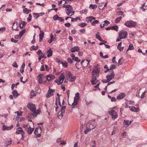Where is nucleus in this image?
<instances>
[{
  "instance_id": "nucleus-1",
  "label": "nucleus",
  "mask_w": 147,
  "mask_h": 147,
  "mask_svg": "<svg viewBox=\"0 0 147 147\" xmlns=\"http://www.w3.org/2000/svg\"><path fill=\"white\" fill-rule=\"evenodd\" d=\"M100 71L98 65H95L92 70V75H95L97 77H98L99 76V74Z\"/></svg>"
},
{
  "instance_id": "nucleus-2",
  "label": "nucleus",
  "mask_w": 147,
  "mask_h": 147,
  "mask_svg": "<svg viewBox=\"0 0 147 147\" xmlns=\"http://www.w3.org/2000/svg\"><path fill=\"white\" fill-rule=\"evenodd\" d=\"M124 25L126 26L129 28L134 27L137 25V22L132 20H130L126 21Z\"/></svg>"
},
{
  "instance_id": "nucleus-3",
  "label": "nucleus",
  "mask_w": 147,
  "mask_h": 147,
  "mask_svg": "<svg viewBox=\"0 0 147 147\" xmlns=\"http://www.w3.org/2000/svg\"><path fill=\"white\" fill-rule=\"evenodd\" d=\"M80 94L78 92L76 93L75 94V96L74 98V101L73 102L72 104V108L78 104V102L80 99L79 97Z\"/></svg>"
},
{
  "instance_id": "nucleus-4",
  "label": "nucleus",
  "mask_w": 147,
  "mask_h": 147,
  "mask_svg": "<svg viewBox=\"0 0 147 147\" xmlns=\"http://www.w3.org/2000/svg\"><path fill=\"white\" fill-rule=\"evenodd\" d=\"M65 78V76L63 73H61L58 78L55 80V82L58 85H60L63 82Z\"/></svg>"
},
{
  "instance_id": "nucleus-5",
  "label": "nucleus",
  "mask_w": 147,
  "mask_h": 147,
  "mask_svg": "<svg viewBox=\"0 0 147 147\" xmlns=\"http://www.w3.org/2000/svg\"><path fill=\"white\" fill-rule=\"evenodd\" d=\"M66 13L68 16H71L74 14V11H73L72 7L71 6L67 9H65Z\"/></svg>"
},
{
  "instance_id": "nucleus-6",
  "label": "nucleus",
  "mask_w": 147,
  "mask_h": 147,
  "mask_svg": "<svg viewBox=\"0 0 147 147\" xmlns=\"http://www.w3.org/2000/svg\"><path fill=\"white\" fill-rule=\"evenodd\" d=\"M66 108V106H63L61 107V110L58 112V117L60 119H61L63 117V114L65 112V110Z\"/></svg>"
},
{
  "instance_id": "nucleus-7",
  "label": "nucleus",
  "mask_w": 147,
  "mask_h": 147,
  "mask_svg": "<svg viewBox=\"0 0 147 147\" xmlns=\"http://www.w3.org/2000/svg\"><path fill=\"white\" fill-rule=\"evenodd\" d=\"M41 132L42 129L40 127H38L36 128L34 132L35 134L38 138H40L41 136Z\"/></svg>"
},
{
  "instance_id": "nucleus-8",
  "label": "nucleus",
  "mask_w": 147,
  "mask_h": 147,
  "mask_svg": "<svg viewBox=\"0 0 147 147\" xmlns=\"http://www.w3.org/2000/svg\"><path fill=\"white\" fill-rule=\"evenodd\" d=\"M40 110H37L36 111H35L33 112V113H29L28 114V115L27 116V118H29L30 117H31V118H32V116L34 117H36L38 114H40Z\"/></svg>"
},
{
  "instance_id": "nucleus-9",
  "label": "nucleus",
  "mask_w": 147,
  "mask_h": 147,
  "mask_svg": "<svg viewBox=\"0 0 147 147\" xmlns=\"http://www.w3.org/2000/svg\"><path fill=\"white\" fill-rule=\"evenodd\" d=\"M27 107L32 112H34L36 110V105L32 103H29L27 105Z\"/></svg>"
},
{
  "instance_id": "nucleus-10",
  "label": "nucleus",
  "mask_w": 147,
  "mask_h": 147,
  "mask_svg": "<svg viewBox=\"0 0 147 147\" xmlns=\"http://www.w3.org/2000/svg\"><path fill=\"white\" fill-rule=\"evenodd\" d=\"M109 114L111 115L112 119L114 120L117 118L118 117V116L117 112L113 109H111L109 111Z\"/></svg>"
},
{
  "instance_id": "nucleus-11",
  "label": "nucleus",
  "mask_w": 147,
  "mask_h": 147,
  "mask_svg": "<svg viewBox=\"0 0 147 147\" xmlns=\"http://www.w3.org/2000/svg\"><path fill=\"white\" fill-rule=\"evenodd\" d=\"M96 77L95 75L92 76L91 77V82L93 85L96 84L98 82L99 80H97Z\"/></svg>"
},
{
  "instance_id": "nucleus-12",
  "label": "nucleus",
  "mask_w": 147,
  "mask_h": 147,
  "mask_svg": "<svg viewBox=\"0 0 147 147\" xmlns=\"http://www.w3.org/2000/svg\"><path fill=\"white\" fill-rule=\"evenodd\" d=\"M111 74L107 75L106 77L107 80H108L109 82L115 77V74L113 70H111Z\"/></svg>"
},
{
  "instance_id": "nucleus-13",
  "label": "nucleus",
  "mask_w": 147,
  "mask_h": 147,
  "mask_svg": "<svg viewBox=\"0 0 147 147\" xmlns=\"http://www.w3.org/2000/svg\"><path fill=\"white\" fill-rule=\"evenodd\" d=\"M43 75L42 74H40L37 76V80L38 82L40 84H43L45 83L46 81H43L42 80V77Z\"/></svg>"
},
{
  "instance_id": "nucleus-14",
  "label": "nucleus",
  "mask_w": 147,
  "mask_h": 147,
  "mask_svg": "<svg viewBox=\"0 0 147 147\" xmlns=\"http://www.w3.org/2000/svg\"><path fill=\"white\" fill-rule=\"evenodd\" d=\"M25 132L22 129L21 127H18L16 131V134H21L23 138L24 137V135L25 134Z\"/></svg>"
},
{
  "instance_id": "nucleus-15",
  "label": "nucleus",
  "mask_w": 147,
  "mask_h": 147,
  "mask_svg": "<svg viewBox=\"0 0 147 147\" xmlns=\"http://www.w3.org/2000/svg\"><path fill=\"white\" fill-rule=\"evenodd\" d=\"M127 35L128 34L127 32L124 31H121L119 34V36L121 37L122 38H126Z\"/></svg>"
},
{
  "instance_id": "nucleus-16",
  "label": "nucleus",
  "mask_w": 147,
  "mask_h": 147,
  "mask_svg": "<svg viewBox=\"0 0 147 147\" xmlns=\"http://www.w3.org/2000/svg\"><path fill=\"white\" fill-rule=\"evenodd\" d=\"M46 80L49 82H50L54 79L55 78V76L51 74H49L46 76Z\"/></svg>"
},
{
  "instance_id": "nucleus-17",
  "label": "nucleus",
  "mask_w": 147,
  "mask_h": 147,
  "mask_svg": "<svg viewBox=\"0 0 147 147\" xmlns=\"http://www.w3.org/2000/svg\"><path fill=\"white\" fill-rule=\"evenodd\" d=\"M129 107L130 108V110L133 112H137L140 110V109L139 108L136 107L135 106H129Z\"/></svg>"
},
{
  "instance_id": "nucleus-18",
  "label": "nucleus",
  "mask_w": 147,
  "mask_h": 147,
  "mask_svg": "<svg viewBox=\"0 0 147 147\" xmlns=\"http://www.w3.org/2000/svg\"><path fill=\"white\" fill-rule=\"evenodd\" d=\"M88 125L89 126V128L91 130H92L95 128L96 126V124L94 123H91L90 124H88L87 125V127H88Z\"/></svg>"
},
{
  "instance_id": "nucleus-19",
  "label": "nucleus",
  "mask_w": 147,
  "mask_h": 147,
  "mask_svg": "<svg viewBox=\"0 0 147 147\" xmlns=\"http://www.w3.org/2000/svg\"><path fill=\"white\" fill-rule=\"evenodd\" d=\"M125 96V94L124 93L121 92L117 96V98L118 100H121Z\"/></svg>"
},
{
  "instance_id": "nucleus-20",
  "label": "nucleus",
  "mask_w": 147,
  "mask_h": 147,
  "mask_svg": "<svg viewBox=\"0 0 147 147\" xmlns=\"http://www.w3.org/2000/svg\"><path fill=\"white\" fill-rule=\"evenodd\" d=\"M80 48L79 47L75 46L71 48L70 49V51L71 52L74 53L76 51H78L80 50Z\"/></svg>"
},
{
  "instance_id": "nucleus-21",
  "label": "nucleus",
  "mask_w": 147,
  "mask_h": 147,
  "mask_svg": "<svg viewBox=\"0 0 147 147\" xmlns=\"http://www.w3.org/2000/svg\"><path fill=\"white\" fill-rule=\"evenodd\" d=\"M95 19V18L93 16H89L86 18V20L87 22H91L92 20H94Z\"/></svg>"
},
{
  "instance_id": "nucleus-22",
  "label": "nucleus",
  "mask_w": 147,
  "mask_h": 147,
  "mask_svg": "<svg viewBox=\"0 0 147 147\" xmlns=\"http://www.w3.org/2000/svg\"><path fill=\"white\" fill-rule=\"evenodd\" d=\"M44 32L40 30L39 35V41L40 42H41L44 36Z\"/></svg>"
},
{
  "instance_id": "nucleus-23",
  "label": "nucleus",
  "mask_w": 147,
  "mask_h": 147,
  "mask_svg": "<svg viewBox=\"0 0 147 147\" xmlns=\"http://www.w3.org/2000/svg\"><path fill=\"white\" fill-rule=\"evenodd\" d=\"M13 125H11L10 127H7L5 126V125H3V129L4 131L10 130L13 128Z\"/></svg>"
},
{
  "instance_id": "nucleus-24",
  "label": "nucleus",
  "mask_w": 147,
  "mask_h": 147,
  "mask_svg": "<svg viewBox=\"0 0 147 147\" xmlns=\"http://www.w3.org/2000/svg\"><path fill=\"white\" fill-rule=\"evenodd\" d=\"M12 94L14 98H17L19 95L17 91L16 90H14L12 92Z\"/></svg>"
},
{
  "instance_id": "nucleus-25",
  "label": "nucleus",
  "mask_w": 147,
  "mask_h": 147,
  "mask_svg": "<svg viewBox=\"0 0 147 147\" xmlns=\"http://www.w3.org/2000/svg\"><path fill=\"white\" fill-rule=\"evenodd\" d=\"M122 45V42H120L117 45V48L118 49L119 51H122L124 49V47H121Z\"/></svg>"
},
{
  "instance_id": "nucleus-26",
  "label": "nucleus",
  "mask_w": 147,
  "mask_h": 147,
  "mask_svg": "<svg viewBox=\"0 0 147 147\" xmlns=\"http://www.w3.org/2000/svg\"><path fill=\"white\" fill-rule=\"evenodd\" d=\"M34 130V128H31L30 127V128H28L26 131L29 134H31Z\"/></svg>"
},
{
  "instance_id": "nucleus-27",
  "label": "nucleus",
  "mask_w": 147,
  "mask_h": 147,
  "mask_svg": "<svg viewBox=\"0 0 147 147\" xmlns=\"http://www.w3.org/2000/svg\"><path fill=\"white\" fill-rule=\"evenodd\" d=\"M48 54L47 57H49L53 55V51L52 50L50 49L47 52Z\"/></svg>"
},
{
  "instance_id": "nucleus-28",
  "label": "nucleus",
  "mask_w": 147,
  "mask_h": 147,
  "mask_svg": "<svg viewBox=\"0 0 147 147\" xmlns=\"http://www.w3.org/2000/svg\"><path fill=\"white\" fill-rule=\"evenodd\" d=\"M22 127L24 128L25 129V131L28 129V128H30V126L29 125H25V124H23L22 125Z\"/></svg>"
},
{
  "instance_id": "nucleus-29",
  "label": "nucleus",
  "mask_w": 147,
  "mask_h": 147,
  "mask_svg": "<svg viewBox=\"0 0 147 147\" xmlns=\"http://www.w3.org/2000/svg\"><path fill=\"white\" fill-rule=\"evenodd\" d=\"M23 12L26 14H28L31 12L30 9L28 10L27 8H25L23 10Z\"/></svg>"
},
{
  "instance_id": "nucleus-30",
  "label": "nucleus",
  "mask_w": 147,
  "mask_h": 147,
  "mask_svg": "<svg viewBox=\"0 0 147 147\" xmlns=\"http://www.w3.org/2000/svg\"><path fill=\"white\" fill-rule=\"evenodd\" d=\"M36 95V92L32 90V92L30 93V98H32L33 97L35 96Z\"/></svg>"
},
{
  "instance_id": "nucleus-31",
  "label": "nucleus",
  "mask_w": 147,
  "mask_h": 147,
  "mask_svg": "<svg viewBox=\"0 0 147 147\" xmlns=\"http://www.w3.org/2000/svg\"><path fill=\"white\" fill-rule=\"evenodd\" d=\"M122 19V17L121 16L117 17L115 20V23H117L119 22Z\"/></svg>"
},
{
  "instance_id": "nucleus-32",
  "label": "nucleus",
  "mask_w": 147,
  "mask_h": 147,
  "mask_svg": "<svg viewBox=\"0 0 147 147\" xmlns=\"http://www.w3.org/2000/svg\"><path fill=\"white\" fill-rule=\"evenodd\" d=\"M76 78V76H74L72 75V76H71L69 79L70 82H73L75 80Z\"/></svg>"
},
{
  "instance_id": "nucleus-33",
  "label": "nucleus",
  "mask_w": 147,
  "mask_h": 147,
  "mask_svg": "<svg viewBox=\"0 0 147 147\" xmlns=\"http://www.w3.org/2000/svg\"><path fill=\"white\" fill-rule=\"evenodd\" d=\"M129 121L128 120H124V124L125 125H127L128 126L131 123V121H130L129 123Z\"/></svg>"
},
{
  "instance_id": "nucleus-34",
  "label": "nucleus",
  "mask_w": 147,
  "mask_h": 147,
  "mask_svg": "<svg viewBox=\"0 0 147 147\" xmlns=\"http://www.w3.org/2000/svg\"><path fill=\"white\" fill-rule=\"evenodd\" d=\"M26 30V29H24L20 32L19 35L21 37L23 35L25 32Z\"/></svg>"
},
{
  "instance_id": "nucleus-35",
  "label": "nucleus",
  "mask_w": 147,
  "mask_h": 147,
  "mask_svg": "<svg viewBox=\"0 0 147 147\" xmlns=\"http://www.w3.org/2000/svg\"><path fill=\"white\" fill-rule=\"evenodd\" d=\"M99 21L98 20H94L91 23V24L92 26H94L96 24L99 23Z\"/></svg>"
},
{
  "instance_id": "nucleus-36",
  "label": "nucleus",
  "mask_w": 147,
  "mask_h": 147,
  "mask_svg": "<svg viewBox=\"0 0 147 147\" xmlns=\"http://www.w3.org/2000/svg\"><path fill=\"white\" fill-rule=\"evenodd\" d=\"M66 73L67 75V77L68 79H69L71 76H72V75L70 71H67L66 72Z\"/></svg>"
},
{
  "instance_id": "nucleus-37",
  "label": "nucleus",
  "mask_w": 147,
  "mask_h": 147,
  "mask_svg": "<svg viewBox=\"0 0 147 147\" xmlns=\"http://www.w3.org/2000/svg\"><path fill=\"white\" fill-rule=\"evenodd\" d=\"M38 46H32L30 48V50L31 51H32V50L35 51L36 50L38 49Z\"/></svg>"
},
{
  "instance_id": "nucleus-38",
  "label": "nucleus",
  "mask_w": 147,
  "mask_h": 147,
  "mask_svg": "<svg viewBox=\"0 0 147 147\" xmlns=\"http://www.w3.org/2000/svg\"><path fill=\"white\" fill-rule=\"evenodd\" d=\"M55 92V90L54 89H49L48 91V93L49 94L52 96L53 95V93Z\"/></svg>"
},
{
  "instance_id": "nucleus-39",
  "label": "nucleus",
  "mask_w": 147,
  "mask_h": 147,
  "mask_svg": "<svg viewBox=\"0 0 147 147\" xmlns=\"http://www.w3.org/2000/svg\"><path fill=\"white\" fill-rule=\"evenodd\" d=\"M97 5L96 4H90L89 6V8L90 9L91 8L92 9H94L95 8L97 7Z\"/></svg>"
},
{
  "instance_id": "nucleus-40",
  "label": "nucleus",
  "mask_w": 147,
  "mask_h": 147,
  "mask_svg": "<svg viewBox=\"0 0 147 147\" xmlns=\"http://www.w3.org/2000/svg\"><path fill=\"white\" fill-rule=\"evenodd\" d=\"M134 49V48L133 46V45L132 44H130L129 46V47L127 50V51L129 50H133Z\"/></svg>"
},
{
  "instance_id": "nucleus-41",
  "label": "nucleus",
  "mask_w": 147,
  "mask_h": 147,
  "mask_svg": "<svg viewBox=\"0 0 147 147\" xmlns=\"http://www.w3.org/2000/svg\"><path fill=\"white\" fill-rule=\"evenodd\" d=\"M71 21L72 22H76L78 20H80V18L79 17H77L75 18H73L71 17Z\"/></svg>"
},
{
  "instance_id": "nucleus-42",
  "label": "nucleus",
  "mask_w": 147,
  "mask_h": 147,
  "mask_svg": "<svg viewBox=\"0 0 147 147\" xmlns=\"http://www.w3.org/2000/svg\"><path fill=\"white\" fill-rule=\"evenodd\" d=\"M78 25L81 27L83 28L86 26L87 25V24L85 23H82L79 24Z\"/></svg>"
},
{
  "instance_id": "nucleus-43",
  "label": "nucleus",
  "mask_w": 147,
  "mask_h": 147,
  "mask_svg": "<svg viewBox=\"0 0 147 147\" xmlns=\"http://www.w3.org/2000/svg\"><path fill=\"white\" fill-rule=\"evenodd\" d=\"M118 27L117 26H113L111 27V30H115L116 31H117L118 30Z\"/></svg>"
},
{
  "instance_id": "nucleus-44",
  "label": "nucleus",
  "mask_w": 147,
  "mask_h": 147,
  "mask_svg": "<svg viewBox=\"0 0 147 147\" xmlns=\"http://www.w3.org/2000/svg\"><path fill=\"white\" fill-rule=\"evenodd\" d=\"M96 38L100 41H102V39L101 38L100 36L98 34H96Z\"/></svg>"
},
{
  "instance_id": "nucleus-45",
  "label": "nucleus",
  "mask_w": 147,
  "mask_h": 147,
  "mask_svg": "<svg viewBox=\"0 0 147 147\" xmlns=\"http://www.w3.org/2000/svg\"><path fill=\"white\" fill-rule=\"evenodd\" d=\"M33 14L34 17L36 18H38L40 16L39 13H33Z\"/></svg>"
},
{
  "instance_id": "nucleus-46",
  "label": "nucleus",
  "mask_w": 147,
  "mask_h": 147,
  "mask_svg": "<svg viewBox=\"0 0 147 147\" xmlns=\"http://www.w3.org/2000/svg\"><path fill=\"white\" fill-rule=\"evenodd\" d=\"M61 63L64 67H66L67 66V62H61Z\"/></svg>"
},
{
  "instance_id": "nucleus-47",
  "label": "nucleus",
  "mask_w": 147,
  "mask_h": 147,
  "mask_svg": "<svg viewBox=\"0 0 147 147\" xmlns=\"http://www.w3.org/2000/svg\"><path fill=\"white\" fill-rule=\"evenodd\" d=\"M59 17L57 15H56L53 16V19L55 20H58Z\"/></svg>"
},
{
  "instance_id": "nucleus-48",
  "label": "nucleus",
  "mask_w": 147,
  "mask_h": 147,
  "mask_svg": "<svg viewBox=\"0 0 147 147\" xmlns=\"http://www.w3.org/2000/svg\"><path fill=\"white\" fill-rule=\"evenodd\" d=\"M115 57H113V59H112V62L114 64H115V65H118V63L116 62L115 61Z\"/></svg>"
},
{
  "instance_id": "nucleus-49",
  "label": "nucleus",
  "mask_w": 147,
  "mask_h": 147,
  "mask_svg": "<svg viewBox=\"0 0 147 147\" xmlns=\"http://www.w3.org/2000/svg\"><path fill=\"white\" fill-rule=\"evenodd\" d=\"M117 68V66L116 65H111L110 67V70H111L112 69H115Z\"/></svg>"
},
{
  "instance_id": "nucleus-50",
  "label": "nucleus",
  "mask_w": 147,
  "mask_h": 147,
  "mask_svg": "<svg viewBox=\"0 0 147 147\" xmlns=\"http://www.w3.org/2000/svg\"><path fill=\"white\" fill-rule=\"evenodd\" d=\"M67 60L68 63L70 64H71L73 63V61L71 58H68Z\"/></svg>"
},
{
  "instance_id": "nucleus-51",
  "label": "nucleus",
  "mask_w": 147,
  "mask_h": 147,
  "mask_svg": "<svg viewBox=\"0 0 147 147\" xmlns=\"http://www.w3.org/2000/svg\"><path fill=\"white\" fill-rule=\"evenodd\" d=\"M73 60L78 62H80V60L77 57H75Z\"/></svg>"
},
{
  "instance_id": "nucleus-52",
  "label": "nucleus",
  "mask_w": 147,
  "mask_h": 147,
  "mask_svg": "<svg viewBox=\"0 0 147 147\" xmlns=\"http://www.w3.org/2000/svg\"><path fill=\"white\" fill-rule=\"evenodd\" d=\"M11 141H9L5 144V145L6 146H7L11 144Z\"/></svg>"
},
{
  "instance_id": "nucleus-53",
  "label": "nucleus",
  "mask_w": 147,
  "mask_h": 147,
  "mask_svg": "<svg viewBox=\"0 0 147 147\" xmlns=\"http://www.w3.org/2000/svg\"><path fill=\"white\" fill-rule=\"evenodd\" d=\"M87 12V9H83L80 11V13L81 14L86 13Z\"/></svg>"
},
{
  "instance_id": "nucleus-54",
  "label": "nucleus",
  "mask_w": 147,
  "mask_h": 147,
  "mask_svg": "<svg viewBox=\"0 0 147 147\" xmlns=\"http://www.w3.org/2000/svg\"><path fill=\"white\" fill-rule=\"evenodd\" d=\"M45 65H41L40 70L41 71H45Z\"/></svg>"
},
{
  "instance_id": "nucleus-55",
  "label": "nucleus",
  "mask_w": 147,
  "mask_h": 147,
  "mask_svg": "<svg viewBox=\"0 0 147 147\" xmlns=\"http://www.w3.org/2000/svg\"><path fill=\"white\" fill-rule=\"evenodd\" d=\"M45 67L46 71H49L50 69L48 65L46 64L45 65Z\"/></svg>"
},
{
  "instance_id": "nucleus-56",
  "label": "nucleus",
  "mask_w": 147,
  "mask_h": 147,
  "mask_svg": "<svg viewBox=\"0 0 147 147\" xmlns=\"http://www.w3.org/2000/svg\"><path fill=\"white\" fill-rule=\"evenodd\" d=\"M104 24H105V26H107L108 25V24H110V22L107 21V20H105V21H104Z\"/></svg>"
},
{
  "instance_id": "nucleus-57",
  "label": "nucleus",
  "mask_w": 147,
  "mask_h": 147,
  "mask_svg": "<svg viewBox=\"0 0 147 147\" xmlns=\"http://www.w3.org/2000/svg\"><path fill=\"white\" fill-rule=\"evenodd\" d=\"M32 16L30 14L29 15V16L27 19V21L28 22H30L31 20Z\"/></svg>"
},
{
  "instance_id": "nucleus-58",
  "label": "nucleus",
  "mask_w": 147,
  "mask_h": 147,
  "mask_svg": "<svg viewBox=\"0 0 147 147\" xmlns=\"http://www.w3.org/2000/svg\"><path fill=\"white\" fill-rule=\"evenodd\" d=\"M16 113H17L18 116V117H19L20 116L22 115V112H19L17 111L16 112Z\"/></svg>"
},
{
  "instance_id": "nucleus-59",
  "label": "nucleus",
  "mask_w": 147,
  "mask_h": 147,
  "mask_svg": "<svg viewBox=\"0 0 147 147\" xmlns=\"http://www.w3.org/2000/svg\"><path fill=\"white\" fill-rule=\"evenodd\" d=\"M11 42L16 43L18 42V40H15L13 38H12L11 39Z\"/></svg>"
},
{
  "instance_id": "nucleus-60",
  "label": "nucleus",
  "mask_w": 147,
  "mask_h": 147,
  "mask_svg": "<svg viewBox=\"0 0 147 147\" xmlns=\"http://www.w3.org/2000/svg\"><path fill=\"white\" fill-rule=\"evenodd\" d=\"M39 56H41L42 57L44 58L45 59H46L47 58L45 56V54L42 52V53L39 55Z\"/></svg>"
},
{
  "instance_id": "nucleus-61",
  "label": "nucleus",
  "mask_w": 147,
  "mask_h": 147,
  "mask_svg": "<svg viewBox=\"0 0 147 147\" xmlns=\"http://www.w3.org/2000/svg\"><path fill=\"white\" fill-rule=\"evenodd\" d=\"M79 31L82 34H84L85 33L86 30L84 28L82 29L79 30Z\"/></svg>"
},
{
  "instance_id": "nucleus-62",
  "label": "nucleus",
  "mask_w": 147,
  "mask_h": 147,
  "mask_svg": "<svg viewBox=\"0 0 147 147\" xmlns=\"http://www.w3.org/2000/svg\"><path fill=\"white\" fill-rule=\"evenodd\" d=\"M123 12L121 11H119L117 12V13L118 15H122L123 13Z\"/></svg>"
},
{
  "instance_id": "nucleus-63",
  "label": "nucleus",
  "mask_w": 147,
  "mask_h": 147,
  "mask_svg": "<svg viewBox=\"0 0 147 147\" xmlns=\"http://www.w3.org/2000/svg\"><path fill=\"white\" fill-rule=\"evenodd\" d=\"M91 130L89 128L88 129H87L85 131H84V133L85 134H86L88 132L90 131Z\"/></svg>"
},
{
  "instance_id": "nucleus-64",
  "label": "nucleus",
  "mask_w": 147,
  "mask_h": 147,
  "mask_svg": "<svg viewBox=\"0 0 147 147\" xmlns=\"http://www.w3.org/2000/svg\"><path fill=\"white\" fill-rule=\"evenodd\" d=\"M104 68H105L107 69L105 71V73L107 72L109 70V69L108 67L106 65H105L104 66Z\"/></svg>"
}]
</instances>
